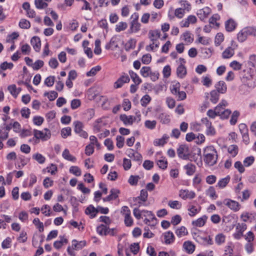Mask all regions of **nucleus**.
<instances>
[{
    "mask_svg": "<svg viewBox=\"0 0 256 256\" xmlns=\"http://www.w3.org/2000/svg\"><path fill=\"white\" fill-rule=\"evenodd\" d=\"M129 74L135 84L138 85L141 83L142 80L136 73L132 70H130Z\"/></svg>",
    "mask_w": 256,
    "mask_h": 256,
    "instance_id": "473e14b6",
    "label": "nucleus"
},
{
    "mask_svg": "<svg viewBox=\"0 0 256 256\" xmlns=\"http://www.w3.org/2000/svg\"><path fill=\"white\" fill-rule=\"evenodd\" d=\"M8 89L14 98H16L18 94L21 90V88H17L15 84L10 85L8 86Z\"/></svg>",
    "mask_w": 256,
    "mask_h": 256,
    "instance_id": "c85d7f7f",
    "label": "nucleus"
},
{
    "mask_svg": "<svg viewBox=\"0 0 256 256\" xmlns=\"http://www.w3.org/2000/svg\"><path fill=\"white\" fill-rule=\"evenodd\" d=\"M226 239L225 236L222 234H219L216 235L215 237L216 242L218 244L220 245L224 242Z\"/></svg>",
    "mask_w": 256,
    "mask_h": 256,
    "instance_id": "603ef678",
    "label": "nucleus"
},
{
    "mask_svg": "<svg viewBox=\"0 0 256 256\" xmlns=\"http://www.w3.org/2000/svg\"><path fill=\"white\" fill-rule=\"evenodd\" d=\"M32 158L40 164H44L46 160L45 158L42 154L38 153L34 154Z\"/></svg>",
    "mask_w": 256,
    "mask_h": 256,
    "instance_id": "052dcab7",
    "label": "nucleus"
},
{
    "mask_svg": "<svg viewBox=\"0 0 256 256\" xmlns=\"http://www.w3.org/2000/svg\"><path fill=\"white\" fill-rule=\"evenodd\" d=\"M248 66L253 68L256 66V55L254 54H251L249 56L248 60Z\"/></svg>",
    "mask_w": 256,
    "mask_h": 256,
    "instance_id": "e2e57ef3",
    "label": "nucleus"
},
{
    "mask_svg": "<svg viewBox=\"0 0 256 256\" xmlns=\"http://www.w3.org/2000/svg\"><path fill=\"white\" fill-rule=\"evenodd\" d=\"M220 107V106H217L215 108L214 110H209L207 112V115L210 118H214L216 116L218 115V114H220V112L219 111L218 109Z\"/></svg>",
    "mask_w": 256,
    "mask_h": 256,
    "instance_id": "4c0bfd02",
    "label": "nucleus"
},
{
    "mask_svg": "<svg viewBox=\"0 0 256 256\" xmlns=\"http://www.w3.org/2000/svg\"><path fill=\"white\" fill-rule=\"evenodd\" d=\"M241 80L242 82L248 86L254 88L256 86V73L252 74L248 71L244 70L241 74Z\"/></svg>",
    "mask_w": 256,
    "mask_h": 256,
    "instance_id": "f03ea898",
    "label": "nucleus"
},
{
    "mask_svg": "<svg viewBox=\"0 0 256 256\" xmlns=\"http://www.w3.org/2000/svg\"><path fill=\"white\" fill-rule=\"evenodd\" d=\"M104 118H99L97 119L94 124V129L95 132H99L101 128L105 125L104 122Z\"/></svg>",
    "mask_w": 256,
    "mask_h": 256,
    "instance_id": "aec40b11",
    "label": "nucleus"
},
{
    "mask_svg": "<svg viewBox=\"0 0 256 256\" xmlns=\"http://www.w3.org/2000/svg\"><path fill=\"white\" fill-rule=\"evenodd\" d=\"M81 105V102L79 99H74L71 101L70 107L72 109L75 110L80 107Z\"/></svg>",
    "mask_w": 256,
    "mask_h": 256,
    "instance_id": "774afa93",
    "label": "nucleus"
},
{
    "mask_svg": "<svg viewBox=\"0 0 256 256\" xmlns=\"http://www.w3.org/2000/svg\"><path fill=\"white\" fill-rule=\"evenodd\" d=\"M60 240L56 241L54 244V246L56 249H60L62 246L64 244L68 242V240L64 236H60Z\"/></svg>",
    "mask_w": 256,
    "mask_h": 256,
    "instance_id": "e433bc0d",
    "label": "nucleus"
},
{
    "mask_svg": "<svg viewBox=\"0 0 256 256\" xmlns=\"http://www.w3.org/2000/svg\"><path fill=\"white\" fill-rule=\"evenodd\" d=\"M62 157L69 161L74 162L76 161V158L71 155L68 149H65L62 152Z\"/></svg>",
    "mask_w": 256,
    "mask_h": 256,
    "instance_id": "7c9ffc66",
    "label": "nucleus"
},
{
    "mask_svg": "<svg viewBox=\"0 0 256 256\" xmlns=\"http://www.w3.org/2000/svg\"><path fill=\"white\" fill-rule=\"evenodd\" d=\"M230 180V177L228 176L224 178H222L218 182L217 186L220 188H224L229 182Z\"/></svg>",
    "mask_w": 256,
    "mask_h": 256,
    "instance_id": "ea45409f",
    "label": "nucleus"
},
{
    "mask_svg": "<svg viewBox=\"0 0 256 256\" xmlns=\"http://www.w3.org/2000/svg\"><path fill=\"white\" fill-rule=\"evenodd\" d=\"M179 196L183 200L192 199L196 196L194 191L186 190H181L179 192Z\"/></svg>",
    "mask_w": 256,
    "mask_h": 256,
    "instance_id": "f8f14e48",
    "label": "nucleus"
},
{
    "mask_svg": "<svg viewBox=\"0 0 256 256\" xmlns=\"http://www.w3.org/2000/svg\"><path fill=\"white\" fill-rule=\"evenodd\" d=\"M128 27L126 22H118L116 26V32H120L125 30Z\"/></svg>",
    "mask_w": 256,
    "mask_h": 256,
    "instance_id": "49530a36",
    "label": "nucleus"
},
{
    "mask_svg": "<svg viewBox=\"0 0 256 256\" xmlns=\"http://www.w3.org/2000/svg\"><path fill=\"white\" fill-rule=\"evenodd\" d=\"M72 242V246L68 248L67 251L68 254L72 256H75L74 250H80L86 244V240L78 241L76 240H73Z\"/></svg>",
    "mask_w": 256,
    "mask_h": 256,
    "instance_id": "7ed1b4c3",
    "label": "nucleus"
},
{
    "mask_svg": "<svg viewBox=\"0 0 256 256\" xmlns=\"http://www.w3.org/2000/svg\"><path fill=\"white\" fill-rule=\"evenodd\" d=\"M200 210L201 207L200 206H195L191 203H190L188 206V214L191 217L194 216L200 211Z\"/></svg>",
    "mask_w": 256,
    "mask_h": 256,
    "instance_id": "ddd939ff",
    "label": "nucleus"
},
{
    "mask_svg": "<svg viewBox=\"0 0 256 256\" xmlns=\"http://www.w3.org/2000/svg\"><path fill=\"white\" fill-rule=\"evenodd\" d=\"M177 76L181 78H184L186 74V69L184 65H179L176 69Z\"/></svg>",
    "mask_w": 256,
    "mask_h": 256,
    "instance_id": "393cba45",
    "label": "nucleus"
},
{
    "mask_svg": "<svg viewBox=\"0 0 256 256\" xmlns=\"http://www.w3.org/2000/svg\"><path fill=\"white\" fill-rule=\"evenodd\" d=\"M120 120L126 125H132L136 120V117L132 116H126L122 114L120 116Z\"/></svg>",
    "mask_w": 256,
    "mask_h": 256,
    "instance_id": "dca6fc26",
    "label": "nucleus"
},
{
    "mask_svg": "<svg viewBox=\"0 0 256 256\" xmlns=\"http://www.w3.org/2000/svg\"><path fill=\"white\" fill-rule=\"evenodd\" d=\"M180 84L178 82H173L171 88L170 90L172 94L174 95L177 94V92L180 90Z\"/></svg>",
    "mask_w": 256,
    "mask_h": 256,
    "instance_id": "de8ad7c7",
    "label": "nucleus"
},
{
    "mask_svg": "<svg viewBox=\"0 0 256 256\" xmlns=\"http://www.w3.org/2000/svg\"><path fill=\"white\" fill-rule=\"evenodd\" d=\"M156 125V120H146L144 122V126L150 129V130H153L155 128Z\"/></svg>",
    "mask_w": 256,
    "mask_h": 256,
    "instance_id": "864d4df0",
    "label": "nucleus"
},
{
    "mask_svg": "<svg viewBox=\"0 0 256 256\" xmlns=\"http://www.w3.org/2000/svg\"><path fill=\"white\" fill-rule=\"evenodd\" d=\"M224 40V36L222 34L218 33L215 37L214 42L216 46L220 45V44L223 42Z\"/></svg>",
    "mask_w": 256,
    "mask_h": 256,
    "instance_id": "338daca9",
    "label": "nucleus"
},
{
    "mask_svg": "<svg viewBox=\"0 0 256 256\" xmlns=\"http://www.w3.org/2000/svg\"><path fill=\"white\" fill-rule=\"evenodd\" d=\"M207 219L208 216L204 215L196 220L192 221V224L195 226L202 227L205 224Z\"/></svg>",
    "mask_w": 256,
    "mask_h": 256,
    "instance_id": "6ab92c4d",
    "label": "nucleus"
},
{
    "mask_svg": "<svg viewBox=\"0 0 256 256\" xmlns=\"http://www.w3.org/2000/svg\"><path fill=\"white\" fill-rule=\"evenodd\" d=\"M192 235L196 241L201 244L208 246L213 244L212 239L210 236L204 237L197 234L196 233H194Z\"/></svg>",
    "mask_w": 256,
    "mask_h": 256,
    "instance_id": "0eeeda50",
    "label": "nucleus"
},
{
    "mask_svg": "<svg viewBox=\"0 0 256 256\" xmlns=\"http://www.w3.org/2000/svg\"><path fill=\"white\" fill-rule=\"evenodd\" d=\"M34 135L36 139L46 141L50 138L51 132L50 130L46 128H44L42 130H34Z\"/></svg>",
    "mask_w": 256,
    "mask_h": 256,
    "instance_id": "20e7f679",
    "label": "nucleus"
},
{
    "mask_svg": "<svg viewBox=\"0 0 256 256\" xmlns=\"http://www.w3.org/2000/svg\"><path fill=\"white\" fill-rule=\"evenodd\" d=\"M204 160L209 166H213L217 162L218 152L216 148L212 146L206 147L204 150Z\"/></svg>",
    "mask_w": 256,
    "mask_h": 256,
    "instance_id": "f257e3e1",
    "label": "nucleus"
},
{
    "mask_svg": "<svg viewBox=\"0 0 256 256\" xmlns=\"http://www.w3.org/2000/svg\"><path fill=\"white\" fill-rule=\"evenodd\" d=\"M33 224L38 229L39 232H42L44 230L43 223L40 222L38 218H35L33 220Z\"/></svg>",
    "mask_w": 256,
    "mask_h": 256,
    "instance_id": "c03bdc74",
    "label": "nucleus"
},
{
    "mask_svg": "<svg viewBox=\"0 0 256 256\" xmlns=\"http://www.w3.org/2000/svg\"><path fill=\"white\" fill-rule=\"evenodd\" d=\"M256 28L254 26H249L244 28L238 34V38L240 42H243L248 36L256 35Z\"/></svg>",
    "mask_w": 256,
    "mask_h": 256,
    "instance_id": "39448f33",
    "label": "nucleus"
},
{
    "mask_svg": "<svg viewBox=\"0 0 256 256\" xmlns=\"http://www.w3.org/2000/svg\"><path fill=\"white\" fill-rule=\"evenodd\" d=\"M206 194L213 199H216L217 198L215 190L213 186H210L208 189L206 190Z\"/></svg>",
    "mask_w": 256,
    "mask_h": 256,
    "instance_id": "13d9d810",
    "label": "nucleus"
},
{
    "mask_svg": "<svg viewBox=\"0 0 256 256\" xmlns=\"http://www.w3.org/2000/svg\"><path fill=\"white\" fill-rule=\"evenodd\" d=\"M178 156L182 160H188L190 158V150L189 147L186 144H182L177 149Z\"/></svg>",
    "mask_w": 256,
    "mask_h": 256,
    "instance_id": "423d86ee",
    "label": "nucleus"
},
{
    "mask_svg": "<svg viewBox=\"0 0 256 256\" xmlns=\"http://www.w3.org/2000/svg\"><path fill=\"white\" fill-rule=\"evenodd\" d=\"M69 172L70 173L76 176H79L82 174V171L80 168L77 166H72L70 167Z\"/></svg>",
    "mask_w": 256,
    "mask_h": 256,
    "instance_id": "a19ab883",
    "label": "nucleus"
},
{
    "mask_svg": "<svg viewBox=\"0 0 256 256\" xmlns=\"http://www.w3.org/2000/svg\"><path fill=\"white\" fill-rule=\"evenodd\" d=\"M223 204L234 212L239 210L240 208V206L238 202L230 199L224 200Z\"/></svg>",
    "mask_w": 256,
    "mask_h": 256,
    "instance_id": "9d476101",
    "label": "nucleus"
},
{
    "mask_svg": "<svg viewBox=\"0 0 256 256\" xmlns=\"http://www.w3.org/2000/svg\"><path fill=\"white\" fill-rule=\"evenodd\" d=\"M158 118L162 124H168L170 122V116L166 112H162L158 114Z\"/></svg>",
    "mask_w": 256,
    "mask_h": 256,
    "instance_id": "b1692460",
    "label": "nucleus"
},
{
    "mask_svg": "<svg viewBox=\"0 0 256 256\" xmlns=\"http://www.w3.org/2000/svg\"><path fill=\"white\" fill-rule=\"evenodd\" d=\"M234 54V50L230 46L227 48L222 53V58L224 59L230 58Z\"/></svg>",
    "mask_w": 256,
    "mask_h": 256,
    "instance_id": "4be33fe9",
    "label": "nucleus"
},
{
    "mask_svg": "<svg viewBox=\"0 0 256 256\" xmlns=\"http://www.w3.org/2000/svg\"><path fill=\"white\" fill-rule=\"evenodd\" d=\"M176 234L178 237L180 238L187 235L188 232L186 228L184 226H182L176 230Z\"/></svg>",
    "mask_w": 256,
    "mask_h": 256,
    "instance_id": "79ce46f5",
    "label": "nucleus"
},
{
    "mask_svg": "<svg viewBox=\"0 0 256 256\" xmlns=\"http://www.w3.org/2000/svg\"><path fill=\"white\" fill-rule=\"evenodd\" d=\"M202 84L206 87H210L212 85V81L210 75L204 76L202 78Z\"/></svg>",
    "mask_w": 256,
    "mask_h": 256,
    "instance_id": "72a5a7b5",
    "label": "nucleus"
},
{
    "mask_svg": "<svg viewBox=\"0 0 256 256\" xmlns=\"http://www.w3.org/2000/svg\"><path fill=\"white\" fill-rule=\"evenodd\" d=\"M228 151L232 157H234L238 152V147L236 145H230L228 147Z\"/></svg>",
    "mask_w": 256,
    "mask_h": 256,
    "instance_id": "37998d69",
    "label": "nucleus"
},
{
    "mask_svg": "<svg viewBox=\"0 0 256 256\" xmlns=\"http://www.w3.org/2000/svg\"><path fill=\"white\" fill-rule=\"evenodd\" d=\"M230 66L234 70H239L242 68V64L236 60H233L230 62Z\"/></svg>",
    "mask_w": 256,
    "mask_h": 256,
    "instance_id": "8fccbe9b",
    "label": "nucleus"
},
{
    "mask_svg": "<svg viewBox=\"0 0 256 256\" xmlns=\"http://www.w3.org/2000/svg\"><path fill=\"white\" fill-rule=\"evenodd\" d=\"M74 132L79 134V136L83 138H86L88 136V133L83 130L84 124L80 121H76L74 122Z\"/></svg>",
    "mask_w": 256,
    "mask_h": 256,
    "instance_id": "6e6552de",
    "label": "nucleus"
},
{
    "mask_svg": "<svg viewBox=\"0 0 256 256\" xmlns=\"http://www.w3.org/2000/svg\"><path fill=\"white\" fill-rule=\"evenodd\" d=\"M211 12V9L208 6H206L198 10L197 11L196 14L201 20H204L208 16Z\"/></svg>",
    "mask_w": 256,
    "mask_h": 256,
    "instance_id": "9b49d317",
    "label": "nucleus"
},
{
    "mask_svg": "<svg viewBox=\"0 0 256 256\" xmlns=\"http://www.w3.org/2000/svg\"><path fill=\"white\" fill-rule=\"evenodd\" d=\"M159 45V42H150V44L146 46V50L148 52L156 51Z\"/></svg>",
    "mask_w": 256,
    "mask_h": 256,
    "instance_id": "bb28decb",
    "label": "nucleus"
},
{
    "mask_svg": "<svg viewBox=\"0 0 256 256\" xmlns=\"http://www.w3.org/2000/svg\"><path fill=\"white\" fill-rule=\"evenodd\" d=\"M182 8L184 10L189 12L192 8L190 4L187 0H182L180 2Z\"/></svg>",
    "mask_w": 256,
    "mask_h": 256,
    "instance_id": "680f3d73",
    "label": "nucleus"
},
{
    "mask_svg": "<svg viewBox=\"0 0 256 256\" xmlns=\"http://www.w3.org/2000/svg\"><path fill=\"white\" fill-rule=\"evenodd\" d=\"M44 96H47L50 101L54 100L58 96V93L55 91H50V92H45Z\"/></svg>",
    "mask_w": 256,
    "mask_h": 256,
    "instance_id": "5fc2aeb1",
    "label": "nucleus"
},
{
    "mask_svg": "<svg viewBox=\"0 0 256 256\" xmlns=\"http://www.w3.org/2000/svg\"><path fill=\"white\" fill-rule=\"evenodd\" d=\"M19 26L22 28L28 29L30 26V24L28 20L22 19L19 22Z\"/></svg>",
    "mask_w": 256,
    "mask_h": 256,
    "instance_id": "0e129e2a",
    "label": "nucleus"
},
{
    "mask_svg": "<svg viewBox=\"0 0 256 256\" xmlns=\"http://www.w3.org/2000/svg\"><path fill=\"white\" fill-rule=\"evenodd\" d=\"M108 228L106 226L101 224L96 228L97 232L100 236H106L108 234Z\"/></svg>",
    "mask_w": 256,
    "mask_h": 256,
    "instance_id": "58836bf2",
    "label": "nucleus"
},
{
    "mask_svg": "<svg viewBox=\"0 0 256 256\" xmlns=\"http://www.w3.org/2000/svg\"><path fill=\"white\" fill-rule=\"evenodd\" d=\"M130 79L127 74H124L122 75L114 84V88H122L126 83L129 82Z\"/></svg>",
    "mask_w": 256,
    "mask_h": 256,
    "instance_id": "1a4fd4ad",
    "label": "nucleus"
},
{
    "mask_svg": "<svg viewBox=\"0 0 256 256\" xmlns=\"http://www.w3.org/2000/svg\"><path fill=\"white\" fill-rule=\"evenodd\" d=\"M101 70V66H97L91 68V70L86 72L87 76H95L96 73Z\"/></svg>",
    "mask_w": 256,
    "mask_h": 256,
    "instance_id": "a18cd8bd",
    "label": "nucleus"
},
{
    "mask_svg": "<svg viewBox=\"0 0 256 256\" xmlns=\"http://www.w3.org/2000/svg\"><path fill=\"white\" fill-rule=\"evenodd\" d=\"M236 25V24L234 20H228L225 23L226 29L228 32H232L235 29Z\"/></svg>",
    "mask_w": 256,
    "mask_h": 256,
    "instance_id": "cd10ccee",
    "label": "nucleus"
},
{
    "mask_svg": "<svg viewBox=\"0 0 256 256\" xmlns=\"http://www.w3.org/2000/svg\"><path fill=\"white\" fill-rule=\"evenodd\" d=\"M164 242L166 244H170L174 242V236L173 233L171 232H167L164 234Z\"/></svg>",
    "mask_w": 256,
    "mask_h": 256,
    "instance_id": "a878e982",
    "label": "nucleus"
},
{
    "mask_svg": "<svg viewBox=\"0 0 256 256\" xmlns=\"http://www.w3.org/2000/svg\"><path fill=\"white\" fill-rule=\"evenodd\" d=\"M151 72L152 70L148 66H143L140 70L141 75L144 78L148 77Z\"/></svg>",
    "mask_w": 256,
    "mask_h": 256,
    "instance_id": "09e8293b",
    "label": "nucleus"
},
{
    "mask_svg": "<svg viewBox=\"0 0 256 256\" xmlns=\"http://www.w3.org/2000/svg\"><path fill=\"white\" fill-rule=\"evenodd\" d=\"M168 205L174 209L178 210L182 208V204L178 200H170L168 202Z\"/></svg>",
    "mask_w": 256,
    "mask_h": 256,
    "instance_id": "3c124183",
    "label": "nucleus"
},
{
    "mask_svg": "<svg viewBox=\"0 0 256 256\" xmlns=\"http://www.w3.org/2000/svg\"><path fill=\"white\" fill-rule=\"evenodd\" d=\"M140 24L138 22H131L130 30V32H136L140 30Z\"/></svg>",
    "mask_w": 256,
    "mask_h": 256,
    "instance_id": "2f4dec72",
    "label": "nucleus"
},
{
    "mask_svg": "<svg viewBox=\"0 0 256 256\" xmlns=\"http://www.w3.org/2000/svg\"><path fill=\"white\" fill-rule=\"evenodd\" d=\"M160 36V32L158 30H150L148 33V38L150 42H159Z\"/></svg>",
    "mask_w": 256,
    "mask_h": 256,
    "instance_id": "2eb2a0df",
    "label": "nucleus"
},
{
    "mask_svg": "<svg viewBox=\"0 0 256 256\" xmlns=\"http://www.w3.org/2000/svg\"><path fill=\"white\" fill-rule=\"evenodd\" d=\"M34 4L36 8L42 9L48 6V4L42 0H35Z\"/></svg>",
    "mask_w": 256,
    "mask_h": 256,
    "instance_id": "bf43d9fd",
    "label": "nucleus"
},
{
    "mask_svg": "<svg viewBox=\"0 0 256 256\" xmlns=\"http://www.w3.org/2000/svg\"><path fill=\"white\" fill-rule=\"evenodd\" d=\"M210 100L212 102L215 104H216L219 99V94L218 92L215 90H213L210 92Z\"/></svg>",
    "mask_w": 256,
    "mask_h": 256,
    "instance_id": "c9c22d12",
    "label": "nucleus"
},
{
    "mask_svg": "<svg viewBox=\"0 0 256 256\" xmlns=\"http://www.w3.org/2000/svg\"><path fill=\"white\" fill-rule=\"evenodd\" d=\"M126 154L128 156L136 161L140 162L142 160V156L138 152H135L133 149L129 148L126 150Z\"/></svg>",
    "mask_w": 256,
    "mask_h": 256,
    "instance_id": "4468645a",
    "label": "nucleus"
},
{
    "mask_svg": "<svg viewBox=\"0 0 256 256\" xmlns=\"http://www.w3.org/2000/svg\"><path fill=\"white\" fill-rule=\"evenodd\" d=\"M184 168L187 175L192 176L196 172V167L194 164L189 162L184 166Z\"/></svg>",
    "mask_w": 256,
    "mask_h": 256,
    "instance_id": "a211bd4d",
    "label": "nucleus"
},
{
    "mask_svg": "<svg viewBox=\"0 0 256 256\" xmlns=\"http://www.w3.org/2000/svg\"><path fill=\"white\" fill-rule=\"evenodd\" d=\"M217 92L221 94H224L226 92L227 87L224 82L219 81L215 86Z\"/></svg>",
    "mask_w": 256,
    "mask_h": 256,
    "instance_id": "412c9836",
    "label": "nucleus"
},
{
    "mask_svg": "<svg viewBox=\"0 0 256 256\" xmlns=\"http://www.w3.org/2000/svg\"><path fill=\"white\" fill-rule=\"evenodd\" d=\"M151 98L148 94H146L140 100V103L142 106L146 107L150 102Z\"/></svg>",
    "mask_w": 256,
    "mask_h": 256,
    "instance_id": "6e6d98bb",
    "label": "nucleus"
},
{
    "mask_svg": "<svg viewBox=\"0 0 256 256\" xmlns=\"http://www.w3.org/2000/svg\"><path fill=\"white\" fill-rule=\"evenodd\" d=\"M110 194L108 196L103 198L104 202H108L112 200H115L118 196V194L119 193L118 190L114 188H112L110 190Z\"/></svg>",
    "mask_w": 256,
    "mask_h": 256,
    "instance_id": "5701e85b",
    "label": "nucleus"
},
{
    "mask_svg": "<svg viewBox=\"0 0 256 256\" xmlns=\"http://www.w3.org/2000/svg\"><path fill=\"white\" fill-rule=\"evenodd\" d=\"M183 246L188 254H192L195 249V246L190 241L184 242Z\"/></svg>",
    "mask_w": 256,
    "mask_h": 256,
    "instance_id": "c756f323",
    "label": "nucleus"
},
{
    "mask_svg": "<svg viewBox=\"0 0 256 256\" xmlns=\"http://www.w3.org/2000/svg\"><path fill=\"white\" fill-rule=\"evenodd\" d=\"M12 67L13 64L12 63H8L6 62H4L0 65V74L2 72V70L6 69H12Z\"/></svg>",
    "mask_w": 256,
    "mask_h": 256,
    "instance_id": "4d7b16f0",
    "label": "nucleus"
},
{
    "mask_svg": "<svg viewBox=\"0 0 256 256\" xmlns=\"http://www.w3.org/2000/svg\"><path fill=\"white\" fill-rule=\"evenodd\" d=\"M98 210L93 206H90L86 209V214H90L91 218H94L96 216Z\"/></svg>",
    "mask_w": 256,
    "mask_h": 256,
    "instance_id": "f704fd0d",
    "label": "nucleus"
},
{
    "mask_svg": "<svg viewBox=\"0 0 256 256\" xmlns=\"http://www.w3.org/2000/svg\"><path fill=\"white\" fill-rule=\"evenodd\" d=\"M140 178L138 176H130L128 179V182L132 186H136L137 184L138 180Z\"/></svg>",
    "mask_w": 256,
    "mask_h": 256,
    "instance_id": "69168bd1",
    "label": "nucleus"
},
{
    "mask_svg": "<svg viewBox=\"0 0 256 256\" xmlns=\"http://www.w3.org/2000/svg\"><path fill=\"white\" fill-rule=\"evenodd\" d=\"M30 43L33 46L34 49L37 52L40 49L41 43L40 38L38 36H34L32 38Z\"/></svg>",
    "mask_w": 256,
    "mask_h": 256,
    "instance_id": "f3484780",
    "label": "nucleus"
}]
</instances>
